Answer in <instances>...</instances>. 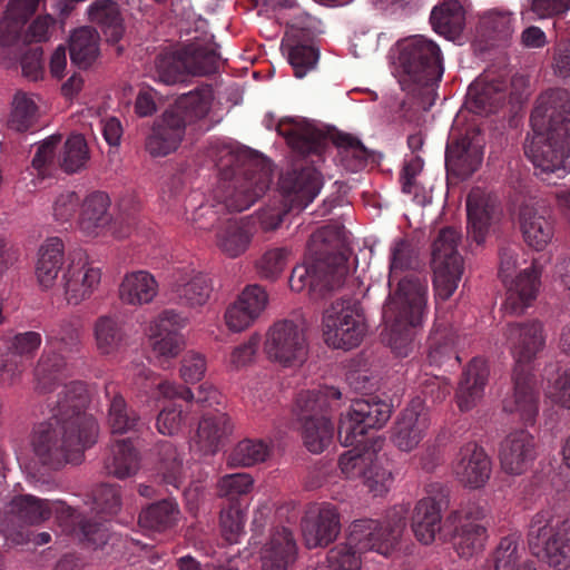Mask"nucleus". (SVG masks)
<instances>
[{"instance_id": "e433bc0d", "label": "nucleus", "mask_w": 570, "mask_h": 570, "mask_svg": "<svg viewBox=\"0 0 570 570\" xmlns=\"http://www.w3.org/2000/svg\"><path fill=\"white\" fill-rule=\"evenodd\" d=\"M488 377L489 368L485 361L479 357L472 358L456 391L458 404L461 410H470L482 397Z\"/></svg>"}, {"instance_id": "774afa93", "label": "nucleus", "mask_w": 570, "mask_h": 570, "mask_svg": "<svg viewBox=\"0 0 570 570\" xmlns=\"http://www.w3.org/2000/svg\"><path fill=\"white\" fill-rule=\"evenodd\" d=\"M291 253L288 247L267 249L255 263L259 276L266 279H276L284 271Z\"/></svg>"}, {"instance_id": "2eb2a0df", "label": "nucleus", "mask_w": 570, "mask_h": 570, "mask_svg": "<svg viewBox=\"0 0 570 570\" xmlns=\"http://www.w3.org/2000/svg\"><path fill=\"white\" fill-rule=\"evenodd\" d=\"M400 60L411 79L422 86L433 85L443 73L439 47L424 38L409 43L401 52Z\"/></svg>"}, {"instance_id": "c756f323", "label": "nucleus", "mask_w": 570, "mask_h": 570, "mask_svg": "<svg viewBox=\"0 0 570 570\" xmlns=\"http://www.w3.org/2000/svg\"><path fill=\"white\" fill-rule=\"evenodd\" d=\"M137 376L146 381L144 386L146 390L156 387L159 394L167 399H180L187 403L195 400V402L202 406H210L214 403H218L219 393L213 385L208 383L199 385L197 389V394L195 395L190 389L183 385H177L169 381H161L157 383L155 374L146 367L139 368Z\"/></svg>"}, {"instance_id": "0eeeda50", "label": "nucleus", "mask_w": 570, "mask_h": 570, "mask_svg": "<svg viewBox=\"0 0 570 570\" xmlns=\"http://www.w3.org/2000/svg\"><path fill=\"white\" fill-rule=\"evenodd\" d=\"M219 59L213 37L194 38L177 50L159 52L155 58L154 78L165 85H174L187 76L215 73Z\"/></svg>"}, {"instance_id": "4c0bfd02", "label": "nucleus", "mask_w": 570, "mask_h": 570, "mask_svg": "<svg viewBox=\"0 0 570 570\" xmlns=\"http://www.w3.org/2000/svg\"><path fill=\"white\" fill-rule=\"evenodd\" d=\"M232 432V424L227 414L222 412L203 415L195 439V444L204 454H214L218 451L224 438Z\"/></svg>"}, {"instance_id": "2f4dec72", "label": "nucleus", "mask_w": 570, "mask_h": 570, "mask_svg": "<svg viewBox=\"0 0 570 570\" xmlns=\"http://www.w3.org/2000/svg\"><path fill=\"white\" fill-rule=\"evenodd\" d=\"M65 245L59 237H50L40 246L36 265V277L42 289H53L59 285V273L63 272Z\"/></svg>"}, {"instance_id": "5fc2aeb1", "label": "nucleus", "mask_w": 570, "mask_h": 570, "mask_svg": "<svg viewBox=\"0 0 570 570\" xmlns=\"http://www.w3.org/2000/svg\"><path fill=\"white\" fill-rule=\"evenodd\" d=\"M272 454V446L263 440L244 439L227 456L229 468H249L265 462Z\"/></svg>"}, {"instance_id": "aec40b11", "label": "nucleus", "mask_w": 570, "mask_h": 570, "mask_svg": "<svg viewBox=\"0 0 570 570\" xmlns=\"http://www.w3.org/2000/svg\"><path fill=\"white\" fill-rule=\"evenodd\" d=\"M513 392L503 401V410L519 413L525 424H533L539 412L540 387L535 375L524 364H515L512 373Z\"/></svg>"}, {"instance_id": "412c9836", "label": "nucleus", "mask_w": 570, "mask_h": 570, "mask_svg": "<svg viewBox=\"0 0 570 570\" xmlns=\"http://www.w3.org/2000/svg\"><path fill=\"white\" fill-rule=\"evenodd\" d=\"M519 223L524 242L535 250H543L554 236L552 209L542 202L522 204Z\"/></svg>"}, {"instance_id": "7c9ffc66", "label": "nucleus", "mask_w": 570, "mask_h": 570, "mask_svg": "<svg viewBox=\"0 0 570 570\" xmlns=\"http://www.w3.org/2000/svg\"><path fill=\"white\" fill-rule=\"evenodd\" d=\"M461 459L455 473L460 482L472 489L483 487L490 479L491 461L484 450L474 442L466 443L461 449Z\"/></svg>"}, {"instance_id": "cd10ccee", "label": "nucleus", "mask_w": 570, "mask_h": 570, "mask_svg": "<svg viewBox=\"0 0 570 570\" xmlns=\"http://www.w3.org/2000/svg\"><path fill=\"white\" fill-rule=\"evenodd\" d=\"M297 559V546L288 528H276L261 551V570H289Z\"/></svg>"}, {"instance_id": "09e8293b", "label": "nucleus", "mask_w": 570, "mask_h": 570, "mask_svg": "<svg viewBox=\"0 0 570 570\" xmlns=\"http://www.w3.org/2000/svg\"><path fill=\"white\" fill-rule=\"evenodd\" d=\"M139 466V456L129 439L117 441L110 448V454L105 459L106 472L118 479L135 474Z\"/></svg>"}, {"instance_id": "9b49d317", "label": "nucleus", "mask_w": 570, "mask_h": 570, "mask_svg": "<svg viewBox=\"0 0 570 570\" xmlns=\"http://www.w3.org/2000/svg\"><path fill=\"white\" fill-rule=\"evenodd\" d=\"M391 414L392 405L376 395L354 400L346 417L337 426L338 441L344 446L353 445L356 435L383 428Z\"/></svg>"}, {"instance_id": "ea45409f", "label": "nucleus", "mask_w": 570, "mask_h": 570, "mask_svg": "<svg viewBox=\"0 0 570 570\" xmlns=\"http://www.w3.org/2000/svg\"><path fill=\"white\" fill-rule=\"evenodd\" d=\"M158 293V283L146 271L131 272L125 275L119 286V297L129 305L150 303Z\"/></svg>"}, {"instance_id": "052dcab7", "label": "nucleus", "mask_w": 570, "mask_h": 570, "mask_svg": "<svg viewBox=\"0 0 570 570\" xmlns=\"http://www.w3.org/2000/svg\"><path fill=\"white\" fill-rule=\"evenodd\" d=\"M348 256L345 252H330L323 248V289L341 288L348 274Z\"/></svg>"}, {"instance_id": "a878e982", "label": "nucleus", "mask_w": 570, "mask_h": 570, "mask_svg": "<svg viewBox=\"0 0 570 570\" xmlns=\"http://www.w3.org/2000/svg\"><path fill=\"white\" fill-rule=\"evenodd\" d=\"M173 299L184 306L204 305L209 298L212 286L206 275L189 266L177 268L171 276Z\"/></svg>"}, {"instance_id": "4be33fe9", "label": "nucleus", "mask_w": 570, "mask_h": 570, "mask_svg": "<svg viewBox=\"0 0 570 570\" xmlns=\"http://www.w3.org/2000/svg\"><path fill=\"white\" fill-rule=\"evenodd\" d=\"M186 322L187 318L175 309H165L156 318L151 346L161 366L180 353L184 341L179 331Z\"/></svg>"}, {"instance_id": "1a4fd4ad", "label": "nucleus", "mask_w": 570, "mask_h": 570, "mask_svg": "<svg viewBox=\"0 0 570 570\" xmlns=\"http://www.w3.org/2000/svg\"><path fill=\"white\" fill-rule=\"evenodd\" d=\"M460 240L461 234L455 228L444 227L432 245L434 288L438 297L443 301L453 295L463 274L464 261L456 249Z\"/></svg>"}, {"instance_id": "39448f33", "label": "nucleus", "mask_w": 570, "mask_h": 570, "mask_svg": "<svg viewBox=\"0 0 570 570\" xmlns=\"http://www.w3.org/2000/svg\"><path fill=\"white\" fill-rule=\"evenodd\" d=\"M213 99L212 88H198L181 95L173 106L156 118L145 138V149L153 157H165L175 153L187 130L207 131L206 116Z\"/></svg>"}, {"instance_id": "3c124183", "label": "nucleus", "mask_w": 570, "mask_h": 570, "mask_svg": "<svg viewBox=\"0 0 570 570\" xmlns=\"http://www.w3.org/2000/svg\"><path fill=\"white\" fill-rule=\"evenodd\" d=\"M434 30L449 39L458 37L464 26V10L458 0H449L436 6L431 13Z\"/></svg>"}, {"instance_id": "69168bd1", "label": "nucleus", "mask_w": 570, "mask_h": 570, "mask_svg": "<svg viewBox=\"0 0 570 570\" xmlns=\"http://www.w3.org/2000/svg\"><path fill=\"white\" fill-rule=\"evenodd\" d=\"M88 160L87 144L81 135H73L67 139L63 150L58 158L59 166L68 174L81 169Z\"/></svg>"}, {"instance_id": "f8f14e48", "label": "nucleus", "mask_w": 570, "mask_h": 570, "mask_svg": "<svg viewBox=\"0 0 570 570\" xmlns=\"http://www.w3.org/2000/svg\"><path fill=\"white\" fill-rule=\"evenodd\" d=\"M364 334L362 316L350 302L338 299L323 313V338L328 346L352 350L360 345Z\"/></svg>"}, {"instance_id": "37998d69", "label": "nucleus", "mask_w": 570, "mask_h": 570, "mask_svg": "<svg viewBox=\"0 0 570 570\" xmlns=\"http://www.w3.org/2000/svg\"><path fill=\"white\" fill-rule=\"evenodd\" d=\"M106 396L109 399L108 425L112 434H124L137 431L139 425L138 414L127 405L122 395L117 391L112 382L105 386Z\"/></svg>"}, {"instance_id": "393cba45", "label": "nucleus", "mask_w": 570, "mask_h": 570, "mask_svg": "<svg viewBox=\"0 0 570 570\" xmlns=\"http://www.w3.org/2000/svg\"><path fill=\"white\" fill-rule=\"evenodd\" d=\"M294 414L301 425L305 448L311 453H321V392L302 391L297 395Z\"/></svg>"}, {"instance_id": "864d4df0", "label": "nucleus", "mask_w": 570, "mask_h": 570, "mask_svg": "<svg viewBox=\"0 0 570 570\" xmlns=\"http://www.w3.org/2000/svg\"><path fill=\"white\" fill-rule=\"evenodd\" d=\"M406 528V518L402 510H390L384 521H380L379 540L376 552L389 556L400 548L404 531Z\"/></svg>"}, {"instance_id": "473e14b6", "label": "nucleus", "mask_w": 570, "mask_h": 570, "mask_svg": "<svg viewBox=\"0 0 570 570\" xmlns=\"http://www.w3.org/2000/svg\"><path fill=\"white\" fill-rule=\"evenodd\" d=\"M507 335L513 341L518 356L517 364L530 363L546 344L543 325L539 321L509 323Z\"/></svg>"}, {"instance_id": "6e6552de", "label": "nucleus", "mask_w": 570, "mask_h": 570, "mask_svg": "<svg viewBox=\"0 0 570 570\" xmlns=\"http://www.w3.org/2000/svg\"><path fill=\"white\" fill-rule=\"evenodd\" d=\"M532 556L554 570L570 568V520L564 519L552 527L543 517L534 519L527 535Z\"/></svg>"}, {"instance_id": "13d9d810", "label": "nucleus", "mask_w": 570, "mask_h": 570, "mask_svg": "<svg viewBox=\"0 0 570 570\" xmlns=\"http://www.w3.org/2000/svg\"><path fill=\"white\" fill-rule=\"evenodd\" d=\"M326 141H331L338 150L351 153L360 165H365L372 153L355 136L337 130L333 126H323V153Z\"/></svg>"}, {"instance_id": "f03ea898", "label": "nucleus", "mask_w": 570, "mask_h": 570, "mask_svg": "<svg viewBox=\"0 0 570 570\" xmlns=\"http://www.w3.org/2000/svg\"><path fill=\"white\" fill-rule=\"evenodd\" d=\"M215 166L218 181L214 189L217 205H200L193 214L199 229H210L220 209L243 212L259 199L272 183L267 164L249 149L219 148Z\"/></svg>"}, {"instance_id": "72a5a7b5", "label": "nucleus", "mask_w": 570, "mask_h": 570, "mask_svg": "<svg viewBox=\"0 0 570 570\" xmlns=\"http://www.w3.org/2000/svg\"><path fill=\"white\" fill-rule=\"evenodd\" d=\"M456 334L450 325L439 324L430 336L429 362L436 373L456 367L461 360L454 350Z\"/></svg>"}, {"instance_id": "f257e3e1", "label": "nucleus", "mask_w": 570, "mask_h": 570, "mask_svg": "<svg viewBox=\"0 0 570 570\" xmlns=\"http://www.w3.org/2000/svg\"><path fill=\"white\" fill-rule=\"evenodd\" d=\"M88 395L79 381L62 384L56 400L48 402L50 417L36 425L32 449L38 461L50 470L79 464L98 438V423L86 412Z\"/></svg>"}, {"instance_id": "de8ad7c7", "label": "nucleus", "mask_w": 570, "mask_h": 570, "mask_svg": "<svg viewBox=\"0 0 570 570\" xmlns=\"http://www.w3.org/2000/svg\"><path fill=\"white\" fill-rule=\"evenodd\" d=\"M180 515L178 503L173 498L154 502L139 513V524L149 530L164 532L174 528Z\"/></svg>"}, {"instance_id": "8fccbe9b", "label": "nucleus", "mask_w": 570, "mask_h": 570, "mask_svg": "<svg viewBox=\"0 0 570 570\" xmlns=\"http://www.w3.org/2000/svg\"><path fill=\"white\" fill-rule=\"evenodd\" d=\"M69 52L72 63L82 69L90 67L99 53L98 32L89 27L75 30L70 37Z\"/></svg>"}, {"instance_id": "4468645a", "label": "nucleus", "mask_w": 570, "mask_h": 570, "mask_svg": "<svg viewBox=\"0 0 570 570\" xmlns=\"http://www.w3.org/2000/svg\"><path fill=\"white\" fill-rule=\"evenodd\" d=\"M67 261L68 265L62 272L56 292L62 293L69 305H78L97 289L101 272L88 262L86 253L80 248L70 252Z\"/></svg>"}, {"instance_id": "49530a36", "label": "nucleus", "mask_w": 570, "mask_h": 570, "mask_svg": "<svg viewBox=\"0 0 570 570\" xmlns=\"http://www.w3.org/2000/svg\"><path fill=\"white\" fill-rule=\"evenodd\" d=\"M485 540V527L469 518L461 521L450 535V542L461 558H471L481 552Z\"/></svg>"}, {"instance_id": "b1692460", "label": "nucleus", "mask_w": 570, "mask_h": 570, "mask_svg": "<svg viewBox=\"0 0 570 570\" xmlns=\"http://www.w3.org/2000/svg\"><path fill=\"white\" fill-rule=\"evenodd\" d=\"M468 234L476 244H482L493 220L499 215L495 196L480 187H474L466 198Z\"/></svg>"}, {"instance_id": "c03bdc74", "label": "nucleus", "mask_w": 570, "mask_h": 570, "mask_svg": "<svg viewBox=\"0 0 570 570\" xmlns=\"http://www.w3.org/2000/svg\"><path fill=\"white\" fill-rule=\"evenodd\" d=\"M94 507L92 510L99 515V520L82 517L77 510L76 514L79 515L78 520H85L92 523H99L106 531V539L98 546H95L86 540L82 543L92 547L94 549L104 546L108 539V530L105 522L108 518L115 515L121 505L120 487L117 484H100L92 492Z\"/></svg>"}, {"instance_id": "0e129e2a", "label": "nucleus", "mask_w": 570, "mask_h": 570, "mask_svg": "<svg viewBox=\"0 0 570 570\" xmlns=\"http://www.w3.org/2000/svg\"><path fill=\"white\" fill-rule=\"evenodd\" d=\"M219 523L224 540L229 544L238 543L239 538L245 534V511L240 503H228L223 508Z\"/></svg>"}, {"instance_id": "f704fd0d", "label": "nucleus", "mask_w": 570, "mask_h": 570, "mask_svg": "<svg viewBox=\"0 0 570 570\" xmlns=\"http://www.w3.org/2000/svg\"><path fill=\"white\" fill-rule=\"evenodd\" d=\"M539 271L533 265L521 272L508 288L503 304L504 311L512 315L523 314L525 308L535 299L539 291Z\"/></svg>"}, {"instance_id": "f3484780", "label": "nucleus", "mask_w": 570, "mask_h": 570, "mask_svg": "<svg viewBox=\"0 0 570 570\" xmlns=\"http://www.w3.org/2000/svg\"><path fill=\"white\" fill-rule=\"evenodd\" d=\"M533 130L570 132V92L550 88L541 92L530 117Z\"/></svg>"}, {"instance_id": "c9c22d12", "label": "nucleus", "mask_w": 570, "mask_h": 570, "mask_svg": "<svg viewBox=\"0 0 570 570\" xmlns=\"http://www.w3.org/2000/svg\"><path fill=\"white\" fill-rule=\"evenodd\" d=\"M250 219L227 220L216 233V245L229 258L243 255L254 236Z\"/></svg>"}, {"instance_id": "680f3d73", "label": "nucleus", "mask_w": 570, "mask_h": 570, "mask_svg": "<svg viewBox=\"0 0 570 570\" xmlns=\"http://www.w3.org/2000/svg\"><path fill=\"white\" fill-rule=\"evenodd\" d=\"M380 521L373 519L355 520L350 527L348 541L360 553L376 551Z\"/></svg>"}, {"instance_id": "5701e85b", "label": "nucleus", "mask_w": 570, "mask_h": 570, "mask_svg": "<svg viewBox=\"0 0 570 570\" xmlns=\"http://www.w3.org/2000/svg\"><path fill=\"white\" fill-rule=\"evenodd\" d=\"M425 296V279L413 274L403 277L399 282L393 297L399 320L405 321L406 324L412 326L420 325L426 306Z\"/></svg>"}, {"instance_id": "603ef678", "label": "nucleus", "mask_w": 570, "mask_h": 570, "mask_svg": "<svg viewBox=\"0 0 570 570\" xmlns=\"http://www.w3.org/2000/svg\"><path fill=\"white\" fill-rule=\"evenodd\" d=\"M97 350L102 355L116 353L124 344L125 332L117 316L101 315L94 324Z\"/></svg>"}, {"instance_id": "7ed1b4c3", "label": "nucleus", "mask_w": 570, "mask_h": 570, "mask_svg": "<svg viewBox=\"0 0 570 570\" xmlns=\"http://www.w3.org/2000/svg\"><path fill=\"white\" fill-rule=\"evenodd\" d=\"M277 132L287 142L295 160L293 168L279 180L289 209H304L317 196L321 183L315 163L321 159V130L307 118H285L277 125Z\"/></svg>"}, {"instance_id": "bb28decb", "label": "nucleus", "mask_w": 570, "mask_h": 570, "mask_svg": "<svg viewBox=\"0 0 570 570\" xmlns=\"http://www.w3.org/2000/svg\"><path fill=\"white\" fill-rule=\"evenodd\" d=\"M507 88V81L502 77L483 75L470 86L466 106L474 114L495 112L503 106Z\"/></svg>"}, {"instance_id": "a18cd8bd", "label": "nucleus", "mask_w": 570, "mask_h": 570, "mask_svg": "<svg viewBox=\"0 0 570 570\" xmlns=\"http://www.w3.org/2000/svg\"><path fill=\"white\" fill-rule=\"evenodd\" d=\"M282 51L287 56L296 78H303L316 69L320 50L313 40L306 39L304 36L287 40L282 43Z\"/></svg>"}, {"instance_id": "a211bd4d", "label": "nucleus", "mask_w": 570, "mask_h": 570, "mask_svg": "<svg viewBox=\"0 0 570 570\" xmlns=\"http://www.w3.org/2000/svg\"><path fill=\"white\" fill-rule=\"evenodd\" d=\"M534 135L525 147V154L537 168L553 173L564 167L570 156V132L533 130Z\"/></svg>"}, {"instance_id": "58836bf2", "label": "nucleus", "mask_w": 570, "mask_h": 570, "mask_svg": "<svg viewBox=\"0 0 570 570\" xmlns=\"http://www.w3.org/2000/svg\"><path fill=\"white\" fill-rule=\"evenodd\" d=\"M110 199L104 191L89 194L81 207L79 225L88 236H96L111 220L109 213Z\"/></svg>"}, {"instance_id": "ddd939ff", "label": "nucleus", "mask_w": 570, "mask_h": 570, "mask_svg": "<svg viewBox=\"0 0 570 570\" xmlns=\"http://www.w3.org/2000/svg\"><path fill=\"white\" fill-rule=\"evenodd\" d=\"M265 348L269 358L284 366L303 364L308 354L305 322L302 321L301 324L289 320L276 322L267 333Z\"/></svg>"}, {"instance_id": "6ab92c4d", "label": "nucleus", "mask_w": 570, "mask_h": 570, "mask_svg": "<svg viewBox=\"0 0 570 570\" xmlns=\"http://www.w3.org/2000/svg\"><path fill=\"white\" fill-rule=\"evenodd\" d=\"M289 287L311 302L321 299V227L314 228L303 262L292 269Z\"/></svg>"}, {"instance_id": "20e7f679", "label": "nucleus", "mask_w": 570, "mask_h": 570, "mask_svg": "<svg viewBox=\"0 0 570 570\" xmlns=\"http://www.w3.org/2000/svg\"><path fill=\"white\" fill-rule=\"evenodd\" d=\"M55 514L60 525L78 541L86 540L95 546L106 539V531L99 523L78 520L76 509L63 501H50L31 494L13 497L0 510V532L7 540L20 544L28 539L24 528L36 525Z\"/></svg>"}, {"instance_id": "423d86ee", "label": "nucleus", "mask_w": 570, "mask_h": 570, "mask_svg": "<svg viewBox=\"0 0 570 570\" xmlns=\"http://www.w3.org/2000/svg\"><path fill=\"white\" fill-rule=\"evenodd\" d=\"M80 325L73 320H62L46 331V346L35 367L33 382L38 393L46 394L71 376L72 360L81 351Z\"/></svg>"}, {"instance_id": "6e6d98bb", "label": "nucleus", "mask_w": 570, "mask_h": 570, "mask_svg": "<svg viewBox=\"0 0 570 570\" xmlns=\"http://www.w3.org/2000/svg\"><path fill=\"white\" fill-rule=\"evenodd\" d=\"M159 456V476L166 485L180 489L183 484V456L177 446L170 441L157 445Z\"/></svg>"}, {"instance_id": "e2e57ef3", "label": "nucleus", "mask_w": 570, "mask_h": 570, "mask_svg": "<svg viewBox=\"0 0 570 570\" xmlns=\"http://www.w3.org/2000/svg\"><path fill=\"white\" fill-rule=\"evenodd\" d=\"M511 13L490 11L484 13L476 26L478 35L485 41L504 40L510 35Z\"/></svg>"}, {"instance_id": "dca6fc26", "label": "nucleus", "mask_w": 570, "mask_h": 570, "mask_svg": "<svg viewBox=\"0 0 570 570\" xmlns=\"http://www.w3.org/2000/svg\"><path fill=\"white\" fill-rule=\"evenodd\" d=\"M483 158L481 129L473 126L446 147L445 166L450 177L464 180L478 170Z\"/></svg>"}, {"instance_id": "338daca9", "label": "nucleus", "mask_w": 570, "mask_h": 570, "mask_svg": "<svg viewBox=\"0 0 570 570\" xmlns=\"http://www.w3.org/2000/svg\"><path fill=\"white\" fill-rule=\"evenodd\" d=\"M377 456L374 445L364 444L362 448L354 446L353 449L340 455L337 465L341 473L346 478L361 473L367 463L374 461Z\"/></svg>"}, {"instance_id": "9d476101", "label": "nucleus", "mask_w": 570, "mask_h": 570, "mask_svg": "<svg viewBox=\"0 0 570 570\" xmlns=\"http://www.w3.org/2000/svg\"><path fill=\"white\" fill-rule=\"evenodd\" d=\"M40 0H10L6 16L0 21V46L11 48L23 43L43 42L49 39V28L55 19L49 16H39L22 33L24 24L36 12Z\"/></svg>"}, {"instance_id": "a19ab883", "label": "nucleus", "mask_w": 570, "mask_h": 570, "mask_svg": "<svg viewBox=\"0 0 570 570\" xmlns=\"http://www.w3.org/2000/svg\"><path fill=\"white\" fill-rule=\"evenodd\" d=\"M89 19L96 23L109 42H118L124 32V19L117 2L96 0L88 9Z\"/></svg>"}, {"instance_id": "4d7b16f0", "label": "nucleus", "mask_w": 570, "mask_h": 570, "mask_svg": "<svg viewBox=\"0 0 570 570\" xmlns=\"http://www.w3.org/2000/svg\"><path fill=\"white\" fill-rule=\"evenodd\" d=\"M421 440L419 413L413 409H406L395 424L393 441L401 451L409 452L415 449Z\"/></svg>"}, {"instance_id": "79ce46f5", "label": "nucleus", "mask_w": 570, "mask_h": 570, "mask_svg": "<svg viewBox=\"0 0 570 570\" xmlns=\"http://www.w3.org/2000/svg\"><path fill=\"white\" fill-rule=\"evenodd\" d=\"M430 501H417L412 515L411 528L414 537L422 544H431L442 530V512Z\"/></svg>"}, {"instance_id": "c85d7f7f", "label": "nucleus", "mask_w": 570, "mask_h": 570, "mask_svg": "<svg viewBox=\"0 0 570 570\" xmlns=\"http://www.w3.org/2000/svg\"><path fill=\"white\" fill-rule=\"evenodd\" d=\"M533 438L524 430L510 433L501 444V468L509 474L524 473L534 459Z\"/></svg>"}, {"instance_id": "bf43d9fd", "label": "nucleus", "mask_w": 570, "mask_h": 570, "mask_svg": "<svg viewBox=\"0 0 570 570\" xmlns=\"http://www.w3.org/2000/svg\"><path fill=\"white\" fill-rule=\"evenodd\" d=\"M38 119V106L31 95L18 91L12 100V110L9 127L24 132L36 125Z\"/></svg>"}]
</instances>
